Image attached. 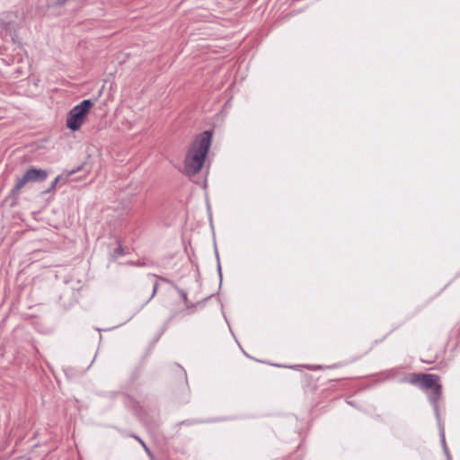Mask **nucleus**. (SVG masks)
<instances>
[{
  "instance_id": "obj_9",
  "label": "nucleus",
  "mask_w": 460,
  "mask_h": 460,
  "mask_svg": "<svg viewBox=\"0 0 460 460\" xmlns=\"http://www.w3.org/2000/svg\"><path fill=\"white\" fill-rule=\"evenodd\" d=\"M154 277L156 279H159L161 281H164V282H167V283H171V281L165 278H163V277H159V276H156V275H154Z\"/></svg>"
},
{
  "instance_id": "obj_10",
  "label": "nucleus",
  "mask_w": 460,
  "mask_h": 460,
  "mask_svg": "<svg viewBox=\"0 0 460 460\" xmlns=\"http://www.w3.org/2000/svg\"><path fill=\"white\" fill-rule=\"evenodd\" d=\"M117 252L119 253V254H122L123 253V249L122 247L119 245L117 249Z\"/></svg>"
},
{
  "instance_id": "obj_8",
  "label": "nucleus",
  "mask_w": 460,
  "mask_h": 460,
  "mask_svg": "<svg viewBox=\"0 0 460 460\" xmlns=\"http://www.w3.org/2000/svg\"><path fill=\"white\" fill-rule=\"evenodd\" d=\"M179 293H180L181 298L183 299V301L187 302V294H186V292L181 290V289H179Z\"/></svg>"
},
{
  "instance_id": "obj_2",
  "label": "nucleus",
  "mask_w": 460,
  "mask_h": 460,
  "mask_svg": "<svg viewBox=\"0 0 460 460\" xmlns=\"http://www.w3.org/2000/svg\"><path fill=\"white\" fill-rule=\"evenodd\" d=\"M438 381V376L431 374H414L411 379V384L419 385L421 389L432 390L429 400L435 405L441 396L442 387Z\"/></svg>"
},
{
  "instance_id": "obj_7",
  "label": "nucleus",
  "mask_w": 460,
  "mask_h": 460,
  "mask_svg": "<svg viewBox=\"0 0 460 460\" xmlns=\"http://www.w3.org/2000/svg\"><path fill=\"white\" fill-rule=\"evenodd\" d=\"M133 438H136L141 444V446L144 447V449L146 450V452L147 454L151 455L149 448L147 447L146 443L139 437L134 435Z\"/></svg>"
},
{
  "instance_id": "obj_1",
  "label": "nucleus",
  "mask_w": 460,
  "mask_h": 460,
  "mask_svg": "<svg viewBox=\"0 0 460 460\" xmlns=\"http://www.w3.org/2000/svg\"><path fill=\"white\" fill-rule=\"evenodd\" d=\"M211 143V133L205 131L193 141L184 161L187 174L194 175L200 171Z\"/></svg>"
},
{
  "instance_id": "obj_4",
  "label": "nucleus",
  "mask_w": 460,
  "mask_h": 460,
  "mask_svg": "<svg viewBox=\"0 0 460 460\" xmlns=\"http://www.w3.org/2000/svg\"><path fill=\"white\" fill-rule=\"evenodd\" d=\"M93 106V102L91 100H84L75 106L67 114L66 127L73 131L78 130Z\"/></svg>"
},
{
  "instance_id": "obj_5",
  "label": "nucleus",
  "mask_w": 460,
  "mask_h": 460,
  "mask_svg": "<svg viewBox=\"0 0 460 460\" xmlns=\"http://www.w3.org/2000/svg\"><path fill=\"white\" fill-rule=\"evenodd\" d=\"M61 180L65 181V179H63L61 176L56 177L55 180L52 181L50 187L46 190V192H50L54 190Z\"/></svg>"
},
{
  "instance_id": "obj_3",
  "label": "nucleus",
  "mask_w": 460,
  "mask_h": 460,
  "mask_svg": "<svg viewBox=\"0 0 460 460\" xmlns=\"http://www.w3.org/2000/svg\"><path fill=\"white\" fill-rule=\"evenodd\" d=\"M48 172L43 169L31 167L28 169L22 177L17 178L15 185L13 187L10 196L13 199H17L22 189L28 182L43 181L48 177Z\"/></svg>"
},
{
  "instance_id": "obj_6",
  "label": "nucleus",
  "mask_w": 460,
  "mask_h": 460,
  "mask_svg": "<svg viewBox=\"0 0 460 460\" xmlns=\"http://www.w3.org/2000/svg\"><path fill=\"white\" fill-rule=\"evenodd\" d=\"M158 287H159V283L158 281H155L153 285V291H152V294L151 296L146 300L145 302V305L147 304L157 293V290H158Z\"/></svg>"
}]
</instances>
